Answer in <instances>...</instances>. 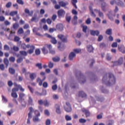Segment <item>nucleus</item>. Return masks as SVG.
Wrapping results in <instances>:
<instances>
[{
	"label": "nucleus",
	"instance_id": "15",
	"mask_svg": "<svg viewBox=\"0 0 125 125\" xmlns=\"http://www.w3.org/2000/svg\"><path fill=\"white\" fill-rule=\"evenodd\" d=\"M56 108V112L57 113H58L59 115H60L61 114V110L60 109V105L59 104H56L55 105Z\"/></svg>",
	"mask_w": 125,
	"mask_h": 125
},
{
	"label": "nucleus",
	"instance_id": "12",
	"mask_svg": "<svg viewBox=\"0 0 125 125\" xmlns=\"http://www.w3.org/2000/svg\"><path fill=\"white\" fill-rule=\"evenodd\" d=\"M76 58V54L74 52H71L69 55V59L70 61H73L74 60V58Z\"/></svg>",
	"mask_w": 125,
	"mask_h": 125
},
{
	"label": "nucleus",
	"instance_id": "35",
	"mask_svg": "<svg viewBox=\"0 0 125 125\" xmlns=\"http://www.w3.org/2000/svg\"><path fill=\"white\" fill-rule=\"evenodd\" d=\"M44 115H45L47 117H49L50 116V112L47 109H46L44 111Z\"/></svg>",
	"mask_w": 125,
	"mask_h": 125
},
{
	"label": "nucleus",
	"instance_id": "30",
	"mask_svg": "<svg viewBox=\"0 0 125 125\" xmlns=\"http://www.w3.org/2000/svg\"><path fill=\"white\" fill-rule=\"evenodd\" d=\"M42 50L43 54H47L48 53V50L45 47L42 48Z\"/></svg>",
	"mask_w": 125,
	"mask_h": 125
},
{
	"label": "nucleus",
	"instance_id": "60",
	"mask_svg": "<svg viewBox=\"0 0 125 125\" xmlns=\"http://www.w3.org/2000/svg\"><path fill=\"white\" fill-rule=\"evenodd\" d=\"M14 111H13V110L11 109V110L7 112V115H8V116H11V114H12V113H13Z\"/></svg>",
	"mask_w": 125,
	"mask_h": 125
},
{
	"label": "nucleus",
	"instance_id": "2",
	"mask_svg": "<svg viewBox=\"0 0 125 125\" xmlns=\"http://www.w3.org/2000/svg\"><path fill=\"white\" fill-rule=\"evenodd\" d=\"M11 31L9 35V38L11 40H13L14 42H16V35H15V31L14 30H16V23H14L13 25V27L11 28Z\"/></svg>",
	"mask_w": 125,
	"mask_h": 125
},
{
	"label": "nucleus",
	"instance_id": "21",
	"mask_svg": "<svg viewBox=\"0 0 125 125\" xmlns=\"http://www.w3.org/2000/svg\"><path fill=\"white\" fill-rule=\"evenodd\" d=\"M82 111L83 112V113H85L86 117H89L90 115V113H89V111L88 110H86L85 108H82Z\"/></svg>",
	"mask_w": 125,
	"mask_h": 125
},
{
	"label": "nucleus",
	"instance_id": "46",
	"mask_svg": "<svg viewBox=\"0 0 125 125\" xmlns=\"http://www.w3.org/2000/svg\"><path fill=\"white\" fill-rule=\"evenodd\" d=\"M45 125H51V121L50 120V119H47L45 121Z\"/></svg>",
	"mask_w": 125,
	"mask_h": 125
},
{
	"label": "nucleus",
	"instance_id": "36",
	"mask_svg": "<svg viewBox=\"0 0 125 125\" xmlns=\"http://www.w3.org/2000/svg\"><path fill=\"white\" fill-rule=\"evenodd\" d=\"M52 60L54 61V62H59V61H60V58L58 57H56L55 58H53L52 59Z\"/></svg>",
	"mask_w": 125,
	"mask_h": 125
},
{
	"label": "nucleus",
	"instance_id": "56",
	"mask_svg": "<svg viewBox=\"0 0 125 125\" xmlns=\"http://www.w3.org/2000/svg\"><path fill=\"white\" fill-rule=\"evenodd\" d=\"M8 85L9 86V87H11L12 85H13V83H12V81H9L8 82Z\"/></svg>",
	"mask_w": 125,
	"mask_h": 125
},
{
	"label": "nucleus",
	"instance_id": "63",
	"mask_svg": "<svg viewBox=\"0 0 125 125\" xmlns=\"http://www.w3.org/2000/svg\"><path fill=\"white\" fill-rule=\"evenodd\" d=\"M4 20H5V18H4V17L1 16H0V22H3V21H4Z\"/></svg>",
	"mask_w": 125,
	"mask_h": 125
},
{
	"label": "nucleus",
	"instance_id": "47",
	"mask_svg": "<svg viewBox=\"0 0 125 125\" xmlns=\"http://www.w3.org/2000/svg\"><path fill=\"white\" fill-rule=\"evenodd\" d=\"M20 53L21 55H23V56H27V52L24 51H21Z\"/></svg>",
	"mask_w": 125,
	"mask_h": 125
},
{
	"label": "nucleus",
	"instance_id": "49",
	"mask_svg": "<svg viewBox=\"0 0 125 125\" xmlns=\"http://www.w3.org/2000/svg\"><path fill=\"white\" fill-rule=\"evenodd\" d=\"M79 122L81 124H84V123H86V120H85L84 119L81 118V119H79Z\"/></svg>",
	"mask_w": 125,
	"mask_h": 125
},
{
	"label": "nucleus",
	"instance_id": "38",
	"mask_svg": "<svg viewBox=\"0 0 125 125\" xmlns=\"http://www.w3.org/2000/svg\"><path fill=\"white\" fill-rule=\"evenodd\" d=\"M78 20V17L77 16H75L74 17V19L72 20L73 24H75L77 23V20Z\"/></svg>",
	"mask_w": 125,
	"mask_h": 125
},
{
	"label": "nucleus",
	"instance_id": "55",
	"mask_svg": "<svg viewBox=\"0 0 125 125\" xmlns=\"http://www.w3.org/2000/svg\"><path fill=\"white\" fill-rule=\"evenodd\" d=\"M9 49H10V48H9V46L8 45H4V50L8 51L9 50Z\"/></svg>",
	"mask_w": 125,
	"mask_h": 125
},
{
	"label": "nucleus",
	"instance_id": "51",
	"mask_svg": "<svg viewBox=\"0 0 125 125\" xmlns=\"http://www.w3.org/2000/svg\"><path fill=\"white\" fill-rule=\"evenodd\" d=\"M35 54L36 55H40V54H41V50H40V49H37L35 50Z\"/></svg>",
	"mask_w": 125,
	"mask_h": 125
},
{
	"label": "nucleus",
	"instance_id": "50",
	"mask_svg": "<svg viewBox=\"0 0 125 125\" xmlns=\"http://www.w3.org/2000/svg\"><path fill=\"white\" fill-rule=\"evenodd\" d=\"M12 5V3H11V2H8L6 4V7H7V8H9L11 7Z\"/></svg>",
	"mask_w": 125,
	"mask_h": 125
},
{
	"label": "nucleus",
	"instance_id": "61",
	"mask_svg": "<svg viewBox=\"0 0 125 125\" xmlns=\"http://www.w3.org/2000/svg\"><path fill=\"white\" fill-rule=\"evenodd\" d=\"M103 40V36L99 35L98 39V42H101Z\"/></svg>",
	"mask_w": 125,
	"mask_h": 125
},
{
	"label": "nucleus",
	"instance_id": "22",
	"mask_svg": "<svg viewBox=\"0 0 125 125\" xmlns=\"http://www.w3.org/2000/svg\"><path fill=\"white\" fill-rule=\"evenodd\" d=\"M4 64L5 65L6 67L7 68L8 67V65H9V61L7 58H4L3 60Z\"/></svg>",
	"mask_w": 125,
	"mask_h": 125
},
{
	"label": "nucleus",
	"instance_id": "13",
	"mask_svg": "<svg viewBox=\"0 0 125 125\" xmlns=\"http://www.w3.org/2000/svg\"><path fill=\"white\" fill-rule=\"evenodd\" d=\"M118 50L122 53H125V47L124 45H118Z\"/></svg>",
	"mask_w": 125,
	"mask_h": 125
},
{
	"label": "nucleus",
	"instance_id": "14",
	"mask_svg": "<svg viewBox=\"0 0 125 125\" xmlns=\"http://www.w3.org/2000/svg\"><path fill=\"white\" fill-rule=\"evenodd\" d=\"M58 48L59 49V50H61L62 51V50H64V49L65 47H64V44H62V43L60 42H58Z\"/></svg>",
	"mask_w": 125,
	"mask_h": 125
},
{
	"label": "nucleus",
	"instance_id": "52",
	"mask_svg": "<svg viewBox=\"0 0 125 125\" xmlns=\"http://www.w3.org/2000/svg\"><path fill=\"white\" fill-rule=\"evenodd\" d=\"M43 104L46 107H48V106H49V103L48 102H47V101H44L43 102Z\"/></svg>",
	"mask_w": 125,
	"mask_h": 125
},
{
	"label": "nucleus",
	"instance_id": "43",
	"mask_svg": "<svg viewBox=\"0 0 125 125\" xmlns=\"http://www.w3.org/2000/svg\"><path fill=\"white\" fill-rule=\"evenodd\" d=\"M37 83H39V85H40V86L42 85V80H41V79H40V78L37 79Z\"/></svg>",
	"mask_w": 125,
	"mask_h": 125
},
{
	"label": "nucleus",
	"instance_id": "1",
	"mask_svg": "<svg viewBox=\"0 0 125 125\" xmlns=\"http://www.w3.org/2000/svg\"><path fill=\"white\" fill-rule=\"evenodd\" d=\"M103 82L106 85H113L116 83V78L112 74H109L108 78H107V75H105L103 78Z\"/></svg>",
	"mask_w": 125,
	"mask_h": 125
},
{
	"label": "nucleus",
	"instance_id": "58",
	"mask_svg": "<svg viewBox=\"0 0 125 125\" xmlns=\"http://www.w3.org/2000/svg\"><path fill=\"white\" fill-rule=\"evenodd\" d=\"M66 20L67 22H70V21H71V16H68L66 15Z\"/></svg>",
	"mask_w": 125,
	"mask_h": 125
},
{
	"label": "nucleus",
	"instance_id": "3",
	"mask_svg": "<svg viewBox=\"0 0 125 125\" xmlns=\"http://www.w3.org/2000/svg\"><path fill=\"white\" fill-rule=\"evenodd\" d=\"M22 47L23 48V49H26V47H27V48H30V49L27 51L28 53L29 54H32V53H33L34 50H35V46L33 45H31L30 44L26 45L25 44H23L22 45Z\"/></svg>",
	"mask_w": 125,
	"mask_h": 125
},
{
	"label": "nucleus",
	"instance_id": "29",
	"mask_svg": "<svg viewBox=\"0 0 125 125\" xmlns=\"http://www.w3.org/2000/svg\"><path fill=\"white\" fill-rule=\"evenodd\" d=\"M73 52H74V53H81V52H82V49L81 48H75L73 49Z\"/></svg>",
	"mask_w": 125,
	"mask_h": 125
},
{
	"label": "nucleus",
	"instance_id": "41",
	"mask_svg": "<svg viewBox=\"0 0 125 125\" xmlns=\"http://www.w3.org/2000/svg\"><path fill=\"white\" fill-rule=\"evenodd\" d=\"M72 4L74 5V6H75V8H76V9L78 8V7L76 5V3H77V2H78V1L77 0H72Z\"/></svg>",
	"mask_w": 125,
	"mask_h": 125
},
{
	"label": "nucleus",
	"instance_id": "53",
	"mask_svg": "<svg viewBox=\"0 0 125 125\" xmlns=\"http://www.w3.org/2000/svg\"><path fill=\"white\" fill-rule=\"evenodd\" d=\"M86 24H87V25H89L91 23V20H90V18H88L86 21H85Z\"/></svg>",
	"mask_w": 125,
	"mask_h": 125
},
{
	"label": "nucleus",
	"instance_id": "10",
	"mask_svg": "<svg viewBox=\"0 0 125 125\" xmlns=\"http://www.w3.org/2000/svg\"><path fill=\"white\" fill-rule=\"evenodd\" d=\"M104 0H100V1L102 2V9L103 10V11H106L107 10V9L106 8V6H107V4L105 3V2H104Z\"/></svg>",
	"mask_w": 125,
	"mask_h": 125
},
{
	"label": "nucleus",
	"instance_id": "18",
	"mask_svg": "<svg viewBox=\"0 0 125 125\" xmlns=\"http://www.w3.org/2000/svg\"><path fill=\"white\" fill-rule=\"evenodd\" d=\"M100 32H99V31L98 30H96V31H94V30H91L90 31V34L92 36H98V35H99Z\"/></svg>",
	"mask_w": 125,
	"mask_h": 125
},
{
	"label": "nucleus",
	"instance_id": "4",
	"mask_svg": "<svg viewBox=\"0 0 125 125\" xmlns=\"http://www.w3.org/2000/svg\"><path fill=\"white\" fill-rule=\"evenodd\" d=\"M34 113L35 116L33 117V122H34V123H37V122H40V120L39 118V117L41 116V113H40V112L38 110H35Z\"/></svg>",
	"mask_w": 125,
	"mask_h": 125
},
{
	"label": "nucleus",
	"instance_id": "32",
	"mask_svg": "<svg viewBox=\"0 0 125 125\" xmlns=\"http://www.w3.org/2000/svg\"><path fill=\"white\" fill-rule=\"evenodd\" d=\"M30 78L31 80H34L37 78V74L36 73H31L30 74Z\"/></svg>",
	"mask_w": 125,
	"mask_h": 125
},
{
	"label": "nucleus",
	"instance_id": "16",
	"mask_svg": "<svg viewBox=\"0 0 125 125\" xmlns=\"http://www.w3.org/2000/svg\"><path fill=\"white\" fill-rule=\"evenodd\" d=\"M116 4L121 7H124V6H125V3L121 0H117Z\"/></svg>",
	"mask_w": 125,
	"mask_h": 125
},
{
	"label": "nucleus",
	"instance_id": "24",
	"mask_svg": "<svg viewBox=\"0 0 125 125\" xmlns=\"http://www.w3.org/2000/svg\"><path fill=\"white\" fill-rule=\"evenodd\" d=\"M59 4L61 6H62V7H64V6H66V5H68L69 4V3L68 2H63L62 1L59 2Z\"/></svg>",
	"mask_w": 125,
	"mask_h": 125
},
{
	"label": "nucleus",
	"instance_id": "34",
	"mask_svg": "<svg viewBox=\"0 0 125 125\" xmlns=\"http://www.w3.org/2000/svg\"><path fill=\"white\" fill-rule=\"evenodd\" d=\"M9 72L12 75H14V74H15V69H13L12 68H9Z\"/></svg>",
	"mask_w": 125,
	"mask_h": 125
},
{
	"label": "nucleus",
	"instance_id": "31",
	"mask_svg": "<svg viewBox=\"0 0 125 125\" xmlns=\"http://www.w3.org/2000/svg\"><path fill=\"white\" fill-rule=\"evenodd\" d=\"M24 12L25 13H26L27 14H28V15H32V14H33V12H34V11L33 10H31L30 11V10H29L27 8H26L24 10ZM30 12H32V14H31L30 13Z\"/></svg>",
	"mask_w": 125,
	"mask_h": 125
},
{
	"label": "nucleus",
	"instance_id": "62",
	"mask_svg": "<svg viewBox=\"0 0 125 125\" xmlns=\"http://www.w3.org/2000/svg\"><path fill=\"white\" fill-rule=\"evenodd\" d=\"M10 16H14V15H16V11H12L10 13Z\"/></svg>",
	"mask_w": 125,
	"mask_h": 125
},
{
	"label": "nucleus",
	"instance_id": "42",
	"mask_svg": "<svg viewBox=\"0 0 125 125\" xmlns=\"http://www.w3.org/2000/svg\"><path fill=\"white\" fill-rule=\"evenodd\" d=\"M117 0H110V4L111 5H114V4H115V3H116V4H117Z\"/></svg>",
	"mask_w": 125,
	"mask_h": 125
},
{
	"label": "nucleus",
	"instance_id": "17",
	"mask_svg": "<svg viewBox=\"0 0 125 125\" xmlns=\"http://www.w3.org/2000/svg\"><path fill=\"white\" fill-rule=\"evenodd\" d=\"M86 48L88 52H92L94 50V48L91 45H87Z\"/></svg>",
	"mask_w": 125,
	"mask_h": 125
},
{
	"label": "nucleus",
	"instance_id": "39",
	"mask_svg": "<svg viewBox=\"0 0 125 125\" xmlns=\"http://www.w3.org/2000/svg\"><path fill=\"white\" fill-rule=\"evenodd\" d=\"M24 33V30H23V28H20L18 30V34L21 35V34H23Z\"/></svg>",
	"mask_w": 125,
	"mask_h": 125
},
{
	"label": "nucleus",
	"instance_id": "64",
	"mask_svg": "<svg viewBox=\"0 0 125 125\" xmlns=\"http://www.w3.org/2000/svg\"><path fill=\"white\" fill-rule=\"evenodd\" d=\"M52 89L53 90H56L57 89V85L55 84L52 86Z\"/></svg>",
	"mask_w": 125,
	"mask_h": 125
},
{
	"label": "nucleus",
	"instance_id": "11",
	"mask_svg": "<svg viewBox=\"0 0 125 125\" xmlns=\"http://www.w3.org/2000/svg\"><path fill=\"white\" fill-rule=\"evenodd\" d=\"M123 63H124L123 58H120L118 61L114 62V64L115 66H119V65H122Z\"/></svg>",
	"mask_w": 125,
	"mask_h": 125
},
{
	"label": "nucleus",
	"instance_id": "37",
	"mask_svg": "<svg viewBox=\"0 0 125 125\" xmlns=\"http://www.w3.org/2000/svg\"><path fill=\"white\" fill-rule=\"evenodd\" d=\"M9 60L11 63H14L15 62V58L14 57H10L9 58Z\"/></svg>",
	"mask_w": 125,
	"mask_h": 125
},
{
	"label": "nucleus",
	"instance_id": "25",
	"mask_svg": "<svg viewBox=\"0 0 125 125\" xmlns=\"http://www.w3.org/2000/svg\"><path fill=\"white\" fill-rule=\"evenodd\" d=\"M56 27H57V29L58 30H59V31H62L63 30V28H64L63 24H58L56 26Z\"/></svg>",
	"mask_w": 125,
	"mask_h": 125
},
{
	"label": "nucleus",
	"instance_id": "20",
	"mask_svg": "<svg viewBox=\"0 0 125 125\" xmlns=\"http://www.w3.org/2000/svg\"><path fill=\"white\" fill-rule=\"evenodd\" d=\"M16 89L17 91L20 90L22 92H24V91H25V89L23 88V87H22V86H21V85H17Z\"/></svg>",
	"mask_w": 125,
	"mask_h": 125
},
{
	"label": "nucleus",
	"instance_id": "6",
	"mask_svg": "<svg viewBox=\"0 0 125 125\" xmlns=\"http://www.w3.org/2000/svg\"><path fill=\"white\" fill-rule=\"evenodd\" d=\"M45 36L47 37V38H49V39H51V42L53 43V44H56L57 43V40L55 39V37H52L51 35L46 33L45 34Z\"/></svg>",
	"mask_w": 125,
	"mask_h": 125
},
{
	"label": "nucleus",
	"instance_id": "9",
	"mask_svg": "<svg viewBox=\"0 0 125 125\" xmlns=\"http://www.w3.org/2000/svg\"><path fill=\"white\" fill-rule=\"evenodd\" d=\"M64 110H65L66 112L67 113H69V112H72V107H71V105L70 103L66 102V106H64Z\"/></svg>",
	"mask_w": 125,
	"mask_h": 125
},
{
	"label": "nucleus",
	"instance_id": "23",
	"mask_svg": "<svg viewBox=\"0 0 125 125\" xmlns=\"http://www.w3.org/2000/svg\"><path fill=\"white\" fill-rule=\"evenodd\" d=\"M94 11L95 12H98L99 13V16H100V17H101L102 18H104V15L103 14V13L101 12L100 10L95 9Z\"/></svg>",
	"mask_w": 125,
	"mask_h": 125
},
{
	"label": "nucleus",
	"instance_id": "45",
	"mask_svg": "<svg viewBox=\"0 0 125 125\" xmlns=\"http://www.w3.org/2000/svg\"><path fill=\"white\" fill-rule=\"evenodd\" d=\"M106 35H112V29H108L106 31Z\"/></svg>",
	"mask_w": 125,
	"mask_h": 125
},
{
	"label": "nucleus",
	"instance_id": "5",
	"mask_svg": "<svg viewBox=\"0 0 125 125\" xmlns=\"http://www.w3.org/2000/svg\"><path fill=\"white\" fill-rule=\"evenodd\" d=\"M33 112H34V109L31 107L29 108V113H28V118L27 119V124L30 125L31 124V119L33 117Z\"/></svg>",
	"mask_w": 125,
	"mask_h": 125
},
{
	"label": "nucleus",
	"instance_id": "33",
	"mask_svg": "<svg viewBox=\"0 0 125 125\" xmlns=\"http://www.w3.org/2000/svg\"><path fill=\"white\" fill-rule=\"evenodd\" d=\"M89 9L90 10L91 16L92 17H96V15H95L93 12V11H92V8L91 7H89Z\"/></svg>",
	"mask_w": 125,
	"mask_h": 125
},
{
	"label": "nucleus",
	"instance_id": "44",
	"mask_svg": "<svg viewBox=\"0 0 125 125\" xmlns=\"http://www.w3.org/2000/svg\"><path fill=\"white\" fill-rule=\"evenodd\" d=\"M53 66H54V64L53 63V62H50L48 63V67L49 68H50L51 69H52V68H53Z\"/></svg>",
	"mask_w": 125,
	"mask_h": 125
},
{
	"label": "nucleus",
	"instance_id": "19",
	"mask_svg": "<svg viewBox=\"0 0 125 125\" xmlns=\"http://www.w3.org/2000/svg\"><path fill=\"white\" fill-rule=\"evenodd\" d=\"M11 96L13 98H16V87L13 88L12 90Z\"/></svg>",
	"mask_w": 125,
	"mask_h": 125
},
{
	"label": "nucleus",
	"instance_id": "59",
	"mask_svg": "<svg viewBox=\"0 0 125 125\" xmlns=\"http://www.w3.org/2000/svg\"><path fill=\"white\" fill-rule=\"evenodd\" d=\"M4 64H0V69H1V71H4Z\"/></svg>",
	"mask_w": 125,
	"mask_h": 125
},
{
	"label": "nucleus",
	"instance_id": "40",
	"mask_svg": "<svg viewBox=\"0 0 125 125\" xmlns=\"http://www.w3.org/2000/svg\"><path fill=\"white\" fill-rule=\"evenodd\" d=\"M83 31L84 33H86V30H87V26L86 25H82Z\"/></svg>",
	"mask_w": 125,
	"mask_h": 125
},
{
	"label": "nucleus",
	"instance_id": "28",
	"mask_svg": "<svg viewBox=\"0 0 125 125\" xmlns=\"http://www.w3.org/2000/svg\"><path fill=\"white\" fill-rule=\"evenodd\" d=\"M108 17L109 18V19H110V20H111L112 21H113V20H114V18H113V13H112V11H110L109 13H108Z\"/></svg>",
	"mask_w": 125,
	"mask_h": 125
},
{
	"label": "nucleus",
	"instance_id": "27",
	"mask_svg": "<svg viewBox=\"0 0 125 125\" xmlns=\"http://www.w3.org/2000/svg\"><path fill=\"white\" fill-rule=\"evenodd\" d=\"M79 96L82 97L83 98H84V97H86V94H85L83 91H80L79 93Z\"/></svg>",
	"mask_w": 125,
	"mask_h": 125
},
{
	"label": "nucleus",
	"instance_id": "7",
	"mask_svg": "<svg viewBox=\"0 0 125 125\" xmlns=\"http://www.w3.org/2000/svg\"><path fill=\"white\" fill-rule=\"evenodd\" d=\"M58 38H59L60 40H61L62 42H67L68 41L67 40L68 37L67 36H64L62 34H59V35H58Z\"/></svg>",
	"mask_w": 125,
	"mask_h": 125
},
{
	"label": "nucleus",
	"instance_id": "54",
	"mask_svg": "<svg viewBox=\"0 0 125 125\" xmlns=\"http://www.w3.org/2000/svg\"><path fill=\"white\" fill-rule=\"evenodd\" d=\"M112 47H118V43L117 42H114L112 45Z\"/></svg>",
	"mask_w": 125,
	"mask_h": 125
},
{
	"label": "nucleus",
	"instance_id": "57",
	"mask_svg": "<svg viewBox=\"0 0 125 125\" xmlns=\"http://www.w3.org/2000/svg\"><path fill=\"white\" fill-rule=\"evenodd\" d=\"M65 119L67 121H71L72 120V117L69 115H66L65 116Z\"/></svg>",
	"mask_w": 125,
	"mask_h": 125
},
{
	"label": "nucleus",
	"instance_id": "48",
	"mask_svg": "<svg viewBox=\"0 0 125 125\" xmlns=\"http://www.w3.org/2000/svg\"><path fill=\"white\" fill-rule=\"evenodd\" d=\"M30 30H28L26 31L24 34V37H23V39H25V37H27V36L30 35Z\"/></svg>",
	"mask_w": 125,
	"mask_h": 125
},
{
	"label": "nucleus",
	"instance_id": "8",
	"mask_svg": "<svg viewBox=\"0 0 125 125\" xmlns=\"http://www.w3.org/2000/svg\"><path fill=\"white\" fill-rule=\"evenodd\" d=\"M65 14H66V12L64 10L61 9L58 12V16L59 18H62L64 17V16H65Z\"/></svg>",
	"mask_w": 125,
	"mask_h": 125
},
{
	"label": "nucleus",
	"instance_id": "26",
	"mask_svg": "<svg viewBox=\"0 0 125 125\" xmlns=\"http://www.w3.org/2000/svg\"><path fill=\"white\" fill-rule=\"evenodd\" d=\"M28 102L29 105H34V104H33V99L32 98V97H31V96L30 95L28 96Z\"/></svg>",
	"mask_w": 125,
	"mask_h": 125
}]
</instances>
